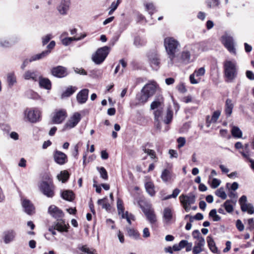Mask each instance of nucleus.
Segmentation results:
<instances>
[{"label":"nucleus","instance_id":"1","mask_svg":"<svg viewBox=\"0 0 254 254\" xmlns=\"http://www.w3.org/2000/svg\"><path fill=\"white\" fill-rule=\"evenodd\" d=\"M164 46L169 59L168 66H172V62L176 60V55L179 51L180 44L173 37H167L164 39Z\"/></svg>","mask_w":254,"mask_h":254},{"label":"nucleus","instance_id":"2","mask_svg":"<svg viewBox=\"0 0 254 254\" xmlns=\"http://www.w3.org/2000/svg\"><path fill=\"white\" fill-rule=\"evenodd\" d=\"M38 188L40 191L48 197H53L55 195V186L52 180L48 181H42L38 184Z\"/></svg>","mask_w":254,"mask_h":254},{"label":"nucleus","instance_id":"3","mask_svg":"<svg viewBox=\"0 0 254 254\" xmlns=\"http://www.w3.org/2000/svg\"><path fill=\"white\" fill-rule=\"evenodd\" d=\"M110 51V48L104 46L100 48L92 54L91 59L96 64H101L106 59Z\"/></svg>","mask_w":254,"mask_h":254},{"label":"nucleus","instance_id":"4","mask_svg":"<svg viewBox=\"0 0 254 254\" xmlns=\"http://www.w3.org/2000/svg\"><path fill=\"white\" fill-rule=\"evenodd\" d=\"M225 81L232 82L237 76L236 64L231 61H226L224 64Z\"/></svg>","mask_w":254,"mask_h":254},{"label":"nucleus","instance_id":"5","mask_svg":"<svg viewBox=\"0 0 254 254\" xmlns=\"http://www.w3.org/2000/svg\"><path fill=\"white\" fill-rule=\"evenodd\" d=\"M155 120L156 121H164L166 124H169L173 118V111L170 108L167 109V113L165 117L164 118L163 116V109H157L154 113Z\"/></svg>","mask_w":254,"mask_h":254},{"label":"nucleus","instance_id":"6","mask_svg":"<svg viewBox=\"0 0 254 254\" xmlns=\"http://www.w3.org/2000/svg\"><path fill=\"white\" fill-rule=\"evenodd\" d=\"M40 112L37 110L26 109L24 112V119L30 123H36L40 118Z\"/></svg>","mask_w":254,"mask_h":254},{"label":"nucleus","instance_id":"7","mask_svg":"<svg viewBox=\"0 0 254 254\" xmlns=\"http://www.w3.org/2000/svg\"><path fill=\"white\" fill-rule=\"evenodd\" d=\"M179 198L184 208L187 212H189L190 210V208L189 206L193 204L195 200V195L191 193L189 195L182 194L179 197Z\"/></svg>","mask_w":254,"mask_h":254},{"label":"nucleus","instance_id":"8","mask_svg":"<svg viewBox=\"0 0 254 254\" xmlns=\"http://www.w3.org/2000/svg\"><path fill=\"white\" fill-rule=\"evenodd\" d=\"M176 58V60L172 62V65L179 63L188 64L190 62V54L188 51H183L180 56L177 54Z\"/></svg>","mask_w":254,"mask_h":254},{"label":"nucleus","instance_id":"9","mask_svg":"<svg viewBox=\"0 0 254 254\" xmlns=\"http://www.w3.org/2000/svg\"><path fill=\"white\" fill-rule=\"evenodd\" d=\"M81 120V115L76 112L70 118L64 127V130L70 129L75 127Z\"/></svg>","mask_w":254,"mask_h":254},{"label":"nucleus","instance_id":"10","mask_svg":"<svg viewBox=\"0 0 254 254\" xmlns=\"http://www.w3.org/2000/svg\"><path fill=\"white\" fill-rule=\"evenodd\" d=\"M223 40H224V46L228 51L231 54H236V50L233 37L230 36L226 35L225 38H223Z\"/></svg>","mask_w":254,"mask_h":254},{"label":"nucleus","instance_id":"11","mask_svg":"<svg viewBox=\"0 0 254 254\" xmlns=\"http://www.w3.org/2000/svg\"><path fill=\"white\" fill-rule=\"evenodd\" d=\"M51 72L53 75L59 78L64 77L67 75L66 68L60 65L53 67Z\"/></svg>","mask_w":254,"mask_h":254},{"label":"nucleus","instance_id":"12","mask_svg":"<svg viewBox=\"0 0 254 254\" xmlns=\"http://www.w3.org/2000/svg\"><path fill=\"white\" fill-rule=\"evenodd\" d=\"M55 161L59 165H64L67 161V156L64 153L56 151L54 154Z\"/></svg>","mask_w":254,"mask_h":254},{"label":"nucleus","instance_id":"13","mask_svg":"<svg viewBox=\"0 0 254 254\" xmlns=\"http://www.w3.org/2000/svg\"><path fill=\"white\" fill-rule=\"evenodd\" d=\"M148 59L152 68L157 70L159 67L160 59L159 56L156 53H152L148 55Z\"/></svg>","mask_w":254,"mask_h":254},{"label":"nucleus","instance_id":"14","mask_svg":"<svg viewBox=\"0 0 254 254\" xmlns=\"http://www.w3.org/2000/svg\"><path fill=\"white\" fill-rule=\"evenodd\" d=\"M140 207L150 223L151 224L155 223L156 221V217L153 210L150 209V207L145 208L141 205H140Z\"/></svg>","mask_w":254,"mask_h":254},{"label":"nucleus","instance_id":"15","mask_svg":"<svg viewBox=\"0 0 254 254\" xmlns=\"http://www.w3.org/2000/svg\"><path fill=\"white\" fill-rule=\"evenodd\" d=\"M69 227L68 223L65 224V221L62 219H58L54 225V229L60 232H67Z\"/></svg>","mask_w":254,"mask_h":254},{"label":"nucleus","instance_id":"16","mask_svg":"<svg viewBox=\"0 0 254 254\" xmlns=\"http://www.w3.org/2000/svg\"><path fill=\"white\" fill-rule=\"evenodd\" d=\"M66 117V113L64 110H60L56 112L52 118V122L54 124L62 123Z\"/></svg>","mask_w":254,"mask_h":254},{"label":"nucleus","instance_id":"17","mask_svg":"<svg viewBox=\"0 0 254 254\" xmlns=\"http://www.w3.org/2000/svg\"><path fill=\"white\" fill-rule=\"evenodd\" d=\"M173 219V211L170 207H166L163 211V220L166 224L171 223Z\"/></svg>","mask_w":254,"mask_h":254},{"label":"nucleus","instance_id":"18","mask_svg":"<svg viewBox=\"0 0 254 254\" xmlns=\"http://www.w3.org/2000/svg\"><path fill=\"white\" fill-rule=\"evenodd\" d=\"M157 85L155 82L146 84L142 89V92H145L150 97L152 96L156 92Z\"/></svg>","mask_w":254,"mask_h":254},{"label":"nucleus","instance_id":"19","mask_svg":"<svg viewBox=\"0 0 254 254\" xmlns=\"http://www.w3.org/2000/svg\"><path fill=\"white\" fill-rule=\"evenodd\" d=\"M49 213L55 218L59 219L64 217V214L62 210L55 205H51L49 208Z\"/></svg>","mask_w":254,"mask_h":254},{"label":"nucleus","instance_id":"20","mask_svg":"<svg viewBox=\"0 0 254 254\" xmlns=\"http://www.w3.org/2000/svg\"><path fill=\"white\" fill-rule=\"evenodd\" d=\"M23 76L25 80H32L34 81H37L38 80L40 75L36 71L28 70L24 72Z\"/></svg>","mask_w":254,"mask_h":254},{"label":"nucleus","instance_id":"21","mask_svg":"<svg viewBox=\"0 0 254 254\" xmlns=\"http://www.w3.org/2000/svg\"><path fill=\"white\" fill-rule=\"evenodd\" d=\"M88 92L89 90L87 89H84L81 90L76 96V99L77 102L79 104H83L85 103L87 99L88 96Z\"/></svg>","mask_w":254,"mask_h":254},{"label":"nucleus","instance_id":"22","mask_svg":"<svg viewBox=\"0 0 254 254\" xmlns=\"http://www.w3.org/2000/svg\"><path fill=\"white\" fill-rule=\"evenodd\" d=\"M70 3L69 0H62L60 4L58 7V10L60 14L62 15L66 14L69 9Z\"/></svg>","mask_w":254,"mask_h":254},{"label":"nucleus","instance_id":"23","mask_svg":"<svg viewBox=\"0 0 254 254\" xmlns=\"http://www.w3.org/2000/svg\"><path fill=\"white\" fill-rule=\"evenodd\" d=\"M22 205L24 208L25 212L28 214H32L34 211V207L29 200L22 199Z\"/></svg>","mask_w":254,"mask_h":254},{"label":"nucleus","instance_id":"24","mask_svg":"<svg viewBox=\"0 0 254 254\" xmlns=\"http://www.w3.org/2000/svg\"><path fill=\"white\" fill-rule=\"evenodd\" d=\"M221 115V111H216L213 112L212 116L210 117L207 116L206 118V126L209 127L212 124H214L216 122Z\"/></svg>","mask_w":254,"mask_h":254},{"label":"nucleus","instance_id":"25","mask_svg":"<svg viewBox=\"0 0 254 254\" xmlns=\"http://www.w3.org/2000/svg\"><path fill=\"white\" fill-rule=\"evenodd\" d=\"M205 245L204 238H199V241L195 243V246L193 248V253L194 254H198L203 251V247Z\"/></svg>","mask_w":254,"mask_h":254},{"label":"nucleus","instance_id":"26","mask_svg":"<svg viewBox=\"0 0 254 254\" xmlns=\"http://www.w3.org/2000/svg\"><path fill=\"white\" fill-rule=\"evenodd\" d=\"M39 84L41 87L46 89H50L51 88V83L50 80L47 78H44L40 76L39 78Z\"/></svg>","mask_w":254,"mask_h":254},{"label":"nucleus","instance_id":"27","mask_svg":"<svg viewBox=\"0 0 254 254\" xmlns=\"http://www.w3.org/2000/svg\"><path fill=\"white\" fill-rule=\"evenodd\" d=\"M234 108V103L230 99H227L225 102V113L227 117H230Z\"/></svg>","mask_w":254,"mask_h":254},{"label":"nucleus","instance_id":"28","mask_svg":"<svg viewBox=\"0 0 254 254\" xmlns=\"http://www.w3.org/2000/svg\"><path fill=\"white\" fill-rule=\"evenodd\" d=\"M15 232L13 230L6 231L4 234V242L5 244H8L12 241L15 236Z\"/></svg>","mask_w":254,"mask_h":254},{"label":"nucleus","instance_id":"29","mask_svg":"<svg viewBox=\"0 0 254 254\" xmlns=\"http://www.w3.org/2000/svg\"><path fill=\"white\" fill-rule=\"evenodd\" d=\"M236 202V200H228L224 203L223 206L227 212L231 213L234 210V206L235 205Z\"/></svg>","mask_w":254,"mask_h":254},{"label":"nucleus","instance_id":"30","mask_svg":"<svg viewBox=\"0 0 254 254\" xmlns=\"http://www.w3.org/2000/svg\"><path fill=\"white\" fill-rule=\"evenodd\" d=\"M149 97H150L147 93L141 90V93L136 95V99L138 101L137 104L145 103Z\"/></svg>","mask_w":254,"mask_h":254},{"label":"nucleus","instance_id":"31","mask_svg":"<svg viewBox=\"0 0 254 254\" xmlns=\"http://www.w3.org/2000/svg\"><path fill=\"white\" fill-rule=\"evenodd\" d=\"M50 53V51H43L41 53L32 56L29 59L30 62H33L36 60L42 59L47 56Z\"/></svg>","mask_w":254,"mask_h":254},{"label":"nucleus","instance_id":"32","mask_svg":"<svg viewBox=\"0 0 254 254\" xmlns=\"http://www.w3.org/2000/svg\"><path fill=\"white\" fill-rule=\"evenodd\" d=\"M62 197L67 201H72L74 197L73 192L69 190H64L62 193Z\"/></svg>","mask_w":254,"mask_h":254},{"label":"nucleus","instance_id":"33","mask_svg":"<svg viewBox=\"0 0 254 254\" xmlns=\"http://www.w3.org/2000/svg\"><path fill=\"white\" fill-rule=\"evenodd\" d=\"M207 242L209 248L211 252L214 253H217L218 252L217 248L215 246V244L213 239L210 236H208L207 237Z\"/></svg>","mask_w":254,"mask_h":254},{"label":"nucleus","instance_id":"34","mask_svg":"<svg viewBox=\"0 0 254 254\" xmlns=\"http://www.w3.org/2000/svg\"><path fill=\"white\" fill-rule=\"evenodd\" d=\"M241 209L243 212H247L249 214H253L254 213V207L251 203H248L243 205L241 207Z\"/></svg>","mask_w":254,"mask_h":254},{"label":"nucleus","instance_id":"35","mask_svg":"<svg viewBox=\"0 0 254 254\" xmlns=\"http://www.w3.org/2000/svg\"><path fill=\"white\" fill-rule=\"evenodd\" d=\"M231 131L232 135L235 138H240L242 137V131L238 127L233 126Z\"/></svg>","mask_w":254,"mask_h":254},{"label":"nucleus","instance_id":"36","mask_svg":"<svg viewBox=\"0 0 254 254\" xmlns=\"http://www.w3.org/2000/svg\"><path fill=\"white\" fill-rule=\"evenodd\" d=\"M76 88L75 87L69 86L68 87L65 91H64L62 95L61 98L63 99L65 97H67L71 95L76 91Z\"/></svg>","mask_w":254,"mask_h":254},{"label":"nucleus","instance_id":"37","mask_svg":"<svg viewBox=\"0 0 254 254\" xmlns=\"http://www.w3.org/2000/svg\"><path fill=\"white\" fill-rule=\"evenodd\" d=\"M172 175L171 172L168 169L164 170L161 176V178L164 182H167L171 180Z\"/></svg>","mask_w":254,"mask_h":254},{"label":"nucleus","instance_id":"38","mask_svg":"<svg viewBox=\"0 0 254 254\" xmlns=\"http://www.w3.org/2000/svg\"><path fill=\"white\" fill-rule=\"evenodd\" d=\"M145 189L147 192L151 195L153 196L155 193V191L154 190V186L152 182H147L145 185Z\"/></svg>","mask_w":254,"mask_h":254},{"label":"nucleus","instance_id":"39","mask_svg":"<svg viewBox=\"0 0 254 254\" xmlns=\"http://www.w3.org/2000/svg\"><path fill=\"white\" fill-rule=\"evenodd\" d=\"M107 197H105L103 199H100L98 200L97 203L98 205H101L103 209H105L106 210L110 209L111 206L109 203L107 202Z\"/></svg>","mask_w":254,"mask_h":254},{"label":"nucleus","instance_id":"40","mask_svg":"<svg viewBox=\"0 0 254 254\" xmlns=\"http://www.w3.org/2000/svg\"><path fill=\"white\" fill-rule=\"evenodd\" d=\"M69 176L68 172L66 170H64L61 172V173L57 176V178L59 181L64 183L68 180Z\"/></svg>","mask_w":254,"mask_h":254},{"label":"nucleus","instance_id":"41","mask_svg":"<svg viewBox=\"0 0 254 254\" xmlns=\"http://www.w3.org/2000/svg\"><path fill=\"white\" fill-rule=\"evenodd\" d=\"M17 38H15V40H11L10 42L1 38L0 39V46L4 48L9 47H10L12 44L17 42Z\"/></svg>","mask_w":254,"mask_h":254},{"label":"nucleus","instance_id":"42","mask_svg":"<svg viewBox=\"0 0 254 254\" xmlns=\"http://www.w3.org/2000/svg\"><path fill=\"white\" fill-rule=\"evenodd\" d=\"M163 102L160 100H155L152 102L150 105V109L151 110L163 109Z\"/></svg>","mask_w":254,"mask_h":254},{"label":"nucleus","instance_id":"43","mask_svg":"<svg viewBox=\"0 0 254 254\" xmlns=\"http://www.w3.org/2000/svg\"><path fill=\"white\" fill-rule=\"evenodd\" d=\"M97 169L99 172L101 177L105 180H107L108 176L106 169L103 167H97Z\"/></svg>","mask_w":254,"mask_h":254},{"label":"nucleus","instance_id":"44","mask_svg":"<svg viewBox=\"0 0 254 254\" xmlns=\"http://www.w3.org/2000/svg\"><path fill=\"white\" fill-rule=\"evenodd\" d=\"M209 216L212 217L214 221H218L220 220L221 217L217 214L216 210L214 209L209 212Z\"/></svg>","mask_w":254,"mask_h":254},{"label":"nucleus","instance_id":"45","mask_svg":"<svg viewBox=\"0 0 254 254\" xmlns=\"http://www.w3.org/2000/svg\"><path fill=\"white\" fill-rule=\"evenodd\" d=\"M145 6L146 10L149 12L151 16L155 10L153 4L152 3H147L145 4Z\"/></svg>","mask_w":254,"mask_h":254},{"label":"nucleus","instance_id":"46","mask_svg":"<svg viewBox=\"0 0 254 254\" xmlns=\"http://www.w3.org/2000/svg\"><path fill=\"white\" fill-rule=\"evenodd\" d=\"M142 150L144 153H146L147 155L150 156L152 159H155L156 154L154 150L149 149H147L145 147H142Z\"/></svg>","mask_w":254,"mask_h":254},{"label":"nucleus","instance_id":"47","mask_svg":"<svg viewBox=\"0 0 254 254\" xmlns=\"http://www.w3.org/2000/svg\"><path fill=\"white\" fill-rule=\"evenodd\" d=\"M7 81L10 86H12L16 82V77L13 73H10L8 74Z\"/></svg>","mask_w":254,"mask_h":254},{"label":"nucleus","instance_id":"48","mask_svg":"<svg viewBox=\"0 0 254 254\" xmlns=\"http://www.w3.org/2000/svg\"><path fill=\"white\" fill-rule=\"evenodd\" d=\"M226 188L229 190H233L235 191L238 189L239 185L237 182H234L233 184H231L230 183H227L226 185Z\"/></svg>","mask_w":254,"mask_h":254},{"label":"nucleus","instance_id":"49","mask_svg":"<svg viewBox=\"0 0 254 254\" xmlns=\"http://www.w3.org/2000/svg\"><path fill=\"white\" fill-rule=\"evenodd\" d=\"M181 190L178 189H175L172 194L169 195L163 198V200H166L171 198H176L180 193Z\"/></svg>","mask_w":254,"mask_h":254},{"label":"nucleus","instance_id":"50","mask_svg":"<svg viewBox=\"0 0 254 254\" xmlns=\"http://www.w3.org/2000/svg\"><path fill=\"white\" fill-rule=\"evenodd\" d=\"M73 41H76V37H67L62 40V43L64 46H67Z\"/></svg>","mask_w":254,"mask_h":254},{"label":"nucleus","instance_id":"51","mask_svg":"<svg viewBox=\"0 0 254 254\" xmlns=\"http://www.w3.org/2000/svg\"><path fill=\"white\" fill-rule=\"evenodd\" d=\"M117 208L119 214L124 213L123 203L122 200L120 199L117 200Z\"/></svg>","mask_w":254,"mask_h":254},{"label":"nucleus","instance_id":"52","mask_svg":"<svg viewBox=\"0 0 254 254\" xmlns=\"http://www.w3.org/2000/svg\"><path fill=\"white\" fill-rule=\"evenodd\" d=\"M205 72V69L204 67H202L198 69L197 70H195L193 73L195 75L196 77L203 76Z\"/></svg>","mask_w":254,"mask_h":254},{"label":"nucleus","instance_id":"53","mask_svg":"<svg viewBox=\"0 0 254 254\" xmlns=\"http://www.w3.org/2000/svg\"><path fill=\"white\" fill-rule=\"evenodd\" d=\"M127 233L130 237H133L135 239H138L139 237V234L133 229H127Z\"/></svg>","mask_w":254,"mask_h":254},{"label":"nucleus","instance_id":"54","mask_svg":"<svg viewBox=\"0 0 254 254\" xmlns=\"http://www.w3.org/2000/svg\"><path fill=\"white\" fill-rule=\"evenodd\" d=\"M52 36L50 34H47L46 36L43 37L42 38V45L43 46H44L46 44H47L50 41V40L52 39Z\"/></svg>","mask_w":254,"mask_h":254},{"label":"nucleus","instance_id":"55","mask_svg":"<svg viewBox=\"0 0 254 254\" xmlns=\"http://www.w3.org/2000/svg\"><path fill=\"white\" fill-rule=\"evenodd\" d=\"M177 142L178 143V147L179 148H180L185 144L186 139L184 137H180L178 138Z\"/></svg>","mask_w":254,"mask_h":254},{"label":"nucleus","instance_id":"56","mask_svg":"<svg viewBox=\"0 0 254 254\" xmlns=\"http://www.w3.org/2000/svg\"><path fill=\"white\" fill-rule=\"evenodd\" d=\"M236 227L240 231H243L244 230V225L239 219L237 220L236 221Z\"/></svg>","mask_w":254,"mask_h":254},{"label":"nucleus","instance_id":"57","mask_svg":"<svg viewBox=\"0 0 254 254\" xmlns=\"http://www.w3.org/2000/svg\"><path fill=\"white\" fill-rule=\"evenodd\" d=\"M239 204L240 205V206L241 207L242 206H243V205H245L246 204H248V203H247V196L246 195H243L242 196L239 200Z\"/></svg>","mask_w":254,"mask_h":254},{"label":"nucleus","instance_id":"58","mask_svg":"<svg viewBox=\"0 0 254 254\" xmlns=\"http://www.w3.org/2000/svg\"><path fill=\"white\" fill-rule=\"evenodd\" d=\"M192 237L197 239V241H199V238H203L200 236V233L199 231L197 230H194L193 231L192 234Z\"/></svg>","mask_w":254,"mask_h":254},{"label":"nucleus","instance_id":"59","mask_svg":"<svg viewBox=\"0 0 254 254\" xmlns=\"http://www.w3.org/2000/svg\"><path fill=\"white\" fill-rule=\"evenodd\" d=\"M221 181L217 179H213L211 183V187L213 188H216L220 184Z\"/></svg>","mask_w":254,"mask_h":254},{"label":"nucleus","instance_id":"60","mask_svg":"<svg viewBox=\"0 0 254 254\" xmlns=\"http://www.w3.org/2000/svg\"><path fill=\"white\" fill-rule=\"evenodd\" d=\"M177 88L181 93H185L187 91V89L183 83L179 84L177 86Z\"/></svg>","mask_w":254,"mask_h":254},{"label":"nucleus","instance_id":"61","mask_svg":"<svg viewBox=\"0 0 254 254\" xmlns=\"http://www.w3.org/2000/svg\"><path fill=\"white\" fill-rule=\"evenodd\" d=\"M169 153L171 158L178 157V153L176 150L170 149L169 151Z\"/></svg>","mask_w":254,"mask_h":254},{"label":"nucleus","instance_id":"62","mask_svg":"<svg viewBox=\"0 0 254 254\" xmlns=\"http://www.w3.org/2000/svg\"><path fill=\"white\" fill-rule=\"evenodd\" d=\"M195 75L193 73L190 74V80L191 84H195L198 83V81L197 79H195Z\"/></svg>","mask_w":254,"mask_h":254},{"label":"nucleus","instance_id":"63","mask_svg":"<svg viewBox=\"0 0 254 254\" xmlns=\"http://www.w3.org/2000/svg\"><path fill=\"white\" fill-rule=\"evenodd\" d=\"M134 44L136 46H139L143 44V42L139 37H135L134 39Z\"/></svg>","mask_w":254,"mask_h":254},{"label":"nucleus","instance_id":"64","mask_svg":"<svg viewBox=\"0 0 254 254\" xmlns=\"http://www.w3.org/2000/svg\"><path fill=\"white\" fill-rule=\"evenodd\" d=\"M248 223L249 225V229L252 230L254 229V220L253 218H250L248 220Z\"/></svg>","mask_w":254,"mask_h":254}]
</instances>
